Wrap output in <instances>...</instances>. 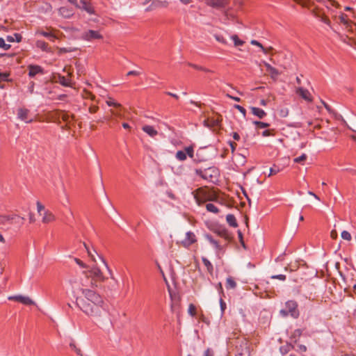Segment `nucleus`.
I'll return each instance as SVG.
<instances>
[{
	"instance_id": "1",
	"label": "nucleus",
	"mask_w": 356,
	"mask_h": 356,
	"mask_svg": "<svg viewBox=\"0 0 356 356\" xmlns=\"http://www.w3.org/2000/svg\"><path fill=\"white\" fill-rule=\"evenodd\" d=\"M83 297L76 298V305L102 329L111 325L108 309L104 298L93 289L81 288Z\"/></svg>"
},
{
	"instance_id": "2",
	"label": "nucleus",
	"mask_w": 356,
	"mask_h": 356,
	"mask_svg": "<svg viewBox=\"0 0 356 356\" xmlns=\"http://www.w3.org/2000/svg\"><path fill=\"white\" fill-rule=\"evenodd\" d=\"M83 274L86 276L87 280L82 282V288L90 286L91 289L94 290L95 288L101 287L102 283L106 280L101 270L96 266L91 268L90 270H84Z\"/></svg>"
},
{
	"instance_id": "3",
	"label": "nucleus",
	"mask_w": 356,
	"mask_h": 356,
	"mask_svg": "<svg viewBox=\"0 0 356 356\" xmlns=\"http://www.w3.org/2000/svg\"><path fill=\"white\" fill-rule=\"evenodd\" d=\"M298 304L294 300H289L286 302V309H282L280 311L283 316L290 314L293 318H298L299 316V312L297 309Z\"/></svg>"
},
{
	"instance_id": "4",
	"label": "nucleus",
	"mask_w": 356,
	"mask_h": 356,
	"mask_svg": "<svg viewBox=\"0 0 356 356\" xmlns=\"http://www.w3.org/2000/svg\"><path fill=\"white\" fill-rule=\"evenodd\" d=\"M236 356H250L248 343L245 339L237 341L235 347Z\"/></svg>"
},
{
	"instance_id": "5",
	"label": "nucleus",
	"mask_w": 356,
	"mask_h": 356,
	"mask_svg": "<svg viewBox=\"0 0 356 356\" xmlns=\"http://www.w3.org/2000/svg\"><path fill=\"white\" fill-rule=\"evenodd\" d=\"M187 155L191 158L193 157L194 149L192 146L185 147L184 151H177L175 154V157L177 160L180 161H184L186 159Z\"/></svg>"
},
{
	"instance_id": "6",
	"label": "nucleus",
	"mask_w": 356,
	"mask_h": 356,
	"mask_svg": "<svg viewBox=\"0 0 356 356\" xmlns=\"http://www.w3.org/2000/svg\"><path fill=\"white\" fill-rule=\"evenodd\" d=\"M195 173L202 178L212 181L213 173L217 174V170L215 168H209L208 169H196Z\"/></svg>"
},
{
	"instance_id": "7",
	"label": "nucleus",
	"mask_w": 356,
	"mask_h": 356,
	"mask_svg": "<svg viewBox=\"0 0 356 356\" xmlns=\"http://www.w3.org/2000/svg\"><path fill=\"white\" fill-rule=\"evenodd\" d=\"M53 80L56 83H59L63 86L65 87H73L74 83H72L70 78H66L65 76L60 74H56L53 75Z\"/></svg>"
},
{
	"instance_id": "8",
	"label": "nucleus",
	"mask_w": 356,
	"mask_h": 356,
	"mask_svg": "<svg viewBox=\"0 0 356 356\" xmlns=\"http://www.w3.org/2000/svg\"><path fill=\"white\" fill-rule=\"evenodd\" d=\"M83 38L88 42H99V40L102 39V35L98 32L92 30H90L84 34Z\"/></svg>"
},
{
	"instance_id": "9",
	"label": "nucleus",
	"mask_w": 356,
	"mask_h": 356,
	"mask_svg": "<svg viewBox=\"0 0 356 356\" xmlns=\"http://www.w3.org/2000/svg\"><path fill=\"white\" fill-rule=\"evenodd\" d=\"M197 241L196 236L195 234L191 231L187 232L186 233V237L184 240H182L180 243L184 247V248H188L192 244L195 243Z\"/></svg>"
},
{
	"instance_id": "10",
	"label": "nucleus",
	"mask_w": 356,
	"mask_h": 356,
	"mask_svg": "<svg viewBox=\"0 0 356 356\" xmlns=\"http://www.w3.org/2000/svg\"><path fill=\"white\" fill-rule=\"evenodd\" d=\"M10 300H16L26 305H33L34 302L28 296H14L8 297Z\"/></svg>"
},
{
	"instance_id": "11",
	"label": "nucleus",
	"mask_w": 356,
	"mask_h": 356,
	"mask_svg": "<svg viewBox=\"0 0 356 356\" xmlns=\"http://www.w3.org/2000/svg\"><path fill=\"white\" fill-rule=\"evenodd\" d=\"M29 111L26 108H19L17 111L18 118L25 122H31L33 119L29 117Z\"/></svg>"
},
{
	"instance_id": "12",
	"label": "nucleus",
	"mask_w": 356,
	"mask_h": 356,
	"mask_svg": "<svg viewBox=\"0 0 356 356\" xmlns=\"http://www.w3.org/2000/svg\"><path fill=\"white\" fill-rule=\"evenodd\" d=\"M80 3L81 8H79V9L85 10L90 15L95 14V8L90 3V0H80Z\"/></svg>"
},
{
	"instance_id": "13",
	"label": "nucleus",
	"mask_w": 356,
	"mask_h": 356,
	"mask_svg": "<svg viewBox=\"0 0 356 356\" xmlns=\"http://www.w3.org/2000/svg\"><path fill=\"white\" fill-rule=\"evenodd\" d=\"M312 13L314 14V15L316 17L318 18L321 22H323V23H325V24H327V26L331 27V22H330V19H328V17L327 16H325L323 13H322L321 12V10L318 8H315L312 10Z\"/></svg>"
},
{
	"instance_id": "14",
	"label": "nucleus",
	"mask_w": 356,
	"mask_h": 356,
	"mask_svg": "<svg viewBox=\"0 0 356 356\" xmlns=\"http://www.w3.org/2000/svg\"><path fill=\"white\" fill-rule=\"evenodd\" d=\"M29 69V76L30 77H34L35 75L38 74H44V70L42 67L37 65H29L28 66Z\"/></svg>"
},
{
	"instance_id": "15",
	"label": "nucleus",
	"mask_w": 356,
	"mask_h": 356,
	"mask_svg": "<svg viewBox=\"0 0 356 356\" xmlns=\"http://www.w3.org/2000/svg\"><path fill=\"white\" fill-rule=\"evenodd\" d=\"M149 2H151V5L148 8H146L147 10H153L158 7L166 6L165 2H162L159 0H145V1L143 3V4L145 5Z\"/></svg>"
},
{
	"instance_id": "16",
	"label": "nucleus",
	"mask_w": 356,
	"mask_h": 356,
	"mask_svg": "<svg viewBox=\"0 0 356 356\" xmlns=\"http://www.w3.org/2000/svg\"><path fill=\"white\" fill-rule=\"evenodd\" d=\"M296 93L305 100L312 102L311 94L307 89L301 87L298 88L296 89Z\"/></svg>"
},
{
	"instance_id": "17",
	"label": "nucleus",
	"mask_w": 356,
	"mask_h": 356,
	"mask_svg": "<svg viewBox=\"0 0 356 356\" xmlns=\"http://www.w3.org/2000/svg\"><path fill=\"white\" fill-rule=\"evenodd\" d=\"M41 216L42 221L44 223H49L50 222L55 220L54 215L49 210H45L44 212H42V216Z\"/></svg>"
},
{
	"instance_id": "18",
	"label": "nucleus",
	"mask_w": 356,
	"mask_h": 356,
	"mask_svg": "<svg viewBox=\"0 0 356 356\" xmlns=\"http://www.w3.org/2000/svg\"><path fill=\"white\" fill-rule=\"evenodd\" d=\"M142 130L152 138L155 137L158 134V131L154 128V127L150 125H144L142 127Z\"/></svg>"
},
{
	"instance_id": "19",
	"label": "nucleus",
	"mask_w": 356,
	"mask_h": 356,
	"mask_svg": "<svg viewBox=\"0 0 356 356\" xmlns=\"http://www.w3.org/2000/svg\"><path fill=\"white\" fill-rule=\"evenodd\" d=\"M250 110L252 113L258 117L259 119H263L266 115V113L261 108L257 107H251Z\"/></svg>"
},
{
	"instance_id": "20",
	"label": "nucleus",
	"mask_w": 356,
	"mask_h": 356,
	"mask_svg": "<svg viewBox=\"0 0 356 356\" xmlns=\"http://www.w3.org/2000/svg\"><path fill=\"white\" fill-rule=\"evenodd\" d=\"M6 41L8 42H22V35L19 33L7 35Z\"/></svg>"
},
{
	"instance_id": "21",
	"label": "nucleus",
	"mask_w": 356,
	"mask_h": 356,
	"mask_svg": "<svg viewBox=\"0 0 356 356\" xmlns=\"http://www.w3.org/2000/svg\"><path fill=\"white\" fill-rule=\"evenodd\" d=\"M58 12L61 16L65 18H70L71 16L73 15L72 11L67 7H61L59 9Z\"/></svg>"
},
{
	"instance_id": "22",
	"label": "nucleus",
	"mask_w": 356,
	"mask_h": 356,
	"mask_svg": "<svg viewBox=\"0 0 356 356\" xmlns=\"http://www.w3.org/2000/svg\"><path fill=\"white\" fill-rule=\"evenodd\" d=\"M57 117L58 119H61L62 120H63L64 122H65L67 123L70 122V119L72 118L68 113H67L63 111L58 112Z\"/></svg>"
},
{
	"instance_id": "23",
	"label": "nucleus",
	"mask_w": 356,
	"mask_h": 356,
	"mask_svg": "<svg viewBox=\"0 0 356 356\" xmlns=\"http://www.w3.org/2000/svg\"><path fill=\"white\" fill-rule=\"evenodd\" d=\"M227 222L233 227H236L238 226V223L236 222V219L233 214H228L226 216Z\"/></svg>"
},
{
	"instance_id": "24",
	"label": "nucleus",
	"mask_w": 356,
	"mask_h": 356,
	"mask_svg": "<svg viewBox=\"0 0 356 356\" xmlns=\"http://www.w3.org/2000/svg\"><path fill=\"white\" fill-rule=\"evenodd\" d=\"M207 3L211 6H222L225 3L226 0H207Z\"/></svg>"
},
{
	"instance_id": "25",
	"label": "nucleus",
	"mask_w": 356,
	"mask_h": 356,
	"mask_svg": "<svg viewBox=\"0 0 356 356\" xmlns=\"http://www.w3.org/2000/svg\"><path fill=\"white\" fill-rule=\"evenodd\" d=\"M225 286L227 289H235L236 286V283L232 277H229L226 280Z\"/></svg>"
},
{
	"instance_id": "26",
	"label": "nucleus",
	"mask_w": 356,
	"mask_h": 356,
	"mask_svg": "<svg viewBox=\"0 0 356 356\" xmlns=\"http://www.w3.org/2000/svg\"><path fill=\"white\" fill-rule=\"evenodd\" d=\"M38 34L44 35L45 37L48 38L49 39V41L51 42H55L54 40L56 39V36L54 35H53L51 32L41 31L38 32Z\"/></svg>"
},
{
	"instance_id": "27",
	"label": "nucleus",
	"mask_w": 356,
	"mask_h": 356,
	"mask_svg": "<svg viewBox=\"0 0 356 356\" xmlns=\"http://www.w3.org/2000/svg\"><path fill=\"white\" fill-rule=\"evenodd\" d=\"M205 238L209 241L211 244H212L216 249H220V246L218 242L213 238V237L209 234H206Z\"/></svg>"
},
{
	"instance_id": "28",
	"label": "nucleus",
	"mask_w": 356,
	"mask_h": 356,
	"mask_svg": "<svg viewBox=\"0 0 356 356\" xmlns=\"http://www.w3.org/2000/svg\"><path fill=\"white\" fill-rule=\"evenodd\" d=\"M206 209L208 211L213 213H218L219 212V210L217 208V207L212 203L207 204Z\"/></svg>"
},
{
	"instance_id": "29",
	"label": "nucleus",
	"mask_w": 356,
	"mask_h": 356,
	"mask_svg": "<svg viewBox=\"0 0 356 356\" xmlns=\"http://www.w3.org/2000/svg\"><path fill=\"white\" fill-rule=\"evenodd\" d=\"M266 67L268 72L271 75L273 78H275L277 76L279 73L275 68L271 67L270 65H266Z\"/></svg>"
},
{
	"instance_id": "30",
	"label": "nucleus",
	"mask_w": 356,
	"mask_h": 356,
	"mask_svg": "<svg viewBox=\"0 0 356 356\" xmlns=\"http://www.w3.org/2000/svg\"><path fill=\"white\" fill-rule=\"evenodd\" d=\"M202 262L204 264V266L207 267V270L210 273H212L213 270V265L211 264V263L207 258H204V257L202 258Z\"/></svg>"
},
{
	"instance_id": "31",
	"label": "nucleus",
	"mask_w": 356,
	"mask_h": 356,
	"mask_svg": "<svg viewBox=\"0 0 356 356\" xmlns=\"http://www.w3.org/2000/svg\"><path fill=\"white\" fill-rule=\"evenodd\" d=\"M14 218L13 216H0V225H4L10 220H13Z\"/></svg>"
},
{
	"instance_id": "32",
	"label": "nucleus",
	"mask_w": 356,
	"mask_h": 356,
	"mask_svg": "<svg viewBox=\"0 0 356 356\" xmlns=\"http://www.w3.org/2000/svg\"><path fill=\"white\" fill-rule=\"evenodd\" d=\"M317 1L320 3H323L327 9L330 10L329 6L327 4V2H330L331 6L338 7L339 5L337 2L333 0H316Z\"/></svg>"
},
{
	"instance_id": "33",
	"label": "nucleus",
	"mask_w": 356,
	"mask_h": 356,
	"mask_svg": "<svg viewBox=\"0 0 356 356\" xmlns=\"http://www.w3.org/2000/svg\"><path fill=\"white\" fill-rule=\"evenodd\" d=\"M298 4L303 7L309 8L313 5L310 0H295Z\"/></svg>"
},
{
	"instance_id": "34",
	"label": "nucleus",
	"mask_w": 356,
	"mask_h": 356,
	"mask_svg": "<svg viewBox=\"0 0 356 356\" xmlns=\"http://www.w3.org/2000/svg\"><path fill=\"white\" fill-rule=\"evenodd\" d=\"M307 156L305 154H302L301 156L296 157L293 159L295 163L303 164L306 161Z\"/></svg>"
},
{
	"instance_id": "35",
	"label": "nucleus",
	"mask_w": 356,
	"mask_h": 356,
	"mask_svg": "<svg viewBox=\"0 0 356 356\" xmlns=\"http://www.w3.org/2000/svg\"><path fill=\"white\" fill-rule=\"evenodd\" d=\"M229 39L230 40H232L234 42V44H235V45L243 44L244 43L243 41L239 40V38H238V36L236 35H234L232 36H229Z\"/></svg>"
},
{
	"instance_id": "36",
	"label": "nucleus",
	"mask_w": 356,
	"mask_h": 356,
	"mask_svg": "<svg viewBox=\"0 0 356 356\" xmlns=\"http://www.w3.org/2000/svg\"><path fill=\"white\" fill-rule=\"evenodd\" d=\"M253 124L257 126V128L264 129L267 128L270 126L268 123L261 122V121H254Z\"/></svg>"
},
{
	"instance_id": "37",
	"label": "nucleus",
	"mask_w": 356,
	"mask_h": 356,
	"mask_svg": "<svg viewBox=\"0 0 356 356\" xmlns=\"http://www.w3.org/2000/svg\"><path fill=\"white\" fill-rule=\"evenodd\" d=\"M339 20L341 23H342L343 24H344L346 26L348 27V24H349V22L347 19V15H345V14H341L339 17Z\"/></svg>"
},
{
	"instance_id": "38",
	"label": "nucleus",
	"mask_w": 356,
	"mask_h": 356,
	"mask_svg": "<svg viewBox=\"0 0 356 356\" xmlns=\"http://www.w3.org/2000/svg\"><path fill=\"white\" fill-rule=\"evenodd\" d=\"M74 50H76L75 48H71V47H69V48H66V47L58 48V53L59 54H62L67 53V52H71V51H73Z\"/></svg>"
},
{
	"instance_id": "39",
	"label": "nucleus",
	"mask_w": 356,
	"mask_h": 356,
	"mask_svg": "<svg viewBox=\"0 0 356 356\" xmlns=\"http://www.w3.org/2000/svg\"><path fill=\"white\" fill-rule=\"evenodd\" d=\"M10 74L7 72H0V83L1 81H10L8 79Z\"/></svg>"
},
{
	"instance_id": "40",
	"label": "nucleus",
	"mask_w": 356,
	"mask_h": 356,
	"mask_svg": "<svg viewBox=\"0 0 356 356\" xmlns=\"http://www.w3.org/2000/svg\"><path fill=\"white\" fill-rule=\"evenodd\" d=\"M37 211L40 216H42V212H44L46 209H44V207L40 202H37Z\"/></svg>"
},
{
	"instance_id": "41",
	"label": "nucleus",
	"mask_w": 356,
	"mask_h": 356,
	"mask_svg": "<svg viewBox=\"0 0 356 356\" xmlns=\"http://www.w3.org/2000/svg\"><path fill=\"white\" fill-rule=\"evenodd\" d=\"M106 104L108 106H115V107H120L121 105L114 101V99L109 98L106 101Z\"/></svg>"
},
{
	"instance_id": "42",
	"label": "nucleus",
	"mask_w": 356,
	"mask_h": 356,
	"mask_svg": "<svg viewBox=\"0 0 356 356\" xmlns=\"http://www.w3.org/2000/svg\"><path fill=\"white\" fill-rule=\"evenodd\" d=\"M279 115L281 118H286L289 115V109L287 108H282L279 111Z\"/></svg>"
},
{
	"instance_id": "43",
	"label": "nucleus",
	"mask_w": 356,
	"mask_h": 356,
	"mask_svg": "<svg viewBox=\"0 0 356 356\" xmlns=\"http://www.w3.org/2000/svg\"><path fill=\"white\" fill-rule=\"evenodd\" d=\"M84 246H85V248L87 250V252L88 254V256L90 257V259L94 261V262H96V259H95V254L93 252H92V251L89 249L88 246L84 243Z\"/></svg>"
},
{
	"instance_id": "44",
	"label": "nucleus",
	"mask_w": 356,
	"mask_h": 356,
	"mask_svg": "<svg viewBox=\"0 0 356 356\" xmlns=\"http://www.w3.org/2000/svg\"><path fill=\"white\" fill-rule=\"evenodd\" d=\"M341 238L344 240L350 241L352 237L348 231H343L341 232Z\"/></svg>"
},
{
	"instance_id": "45",
	"label": "nucleus",
	"mask_w": 356,
	"mask_h": 356,
	"mask_svg": "<svg viewBox=\"0 0 356 356\" xmlns=\"http://www.w3.org/2000/svg\"><path fill=\"white\" fill-rule=\"evenodd\" d=\"M273 132H274L273 129H267V130L264 131L262 132L261 135L264 137L272 136L275 135Z\"/></svg>"
},
{
	"instance_id": "46",
	"label": "nucleus",
	"mask_w": 356,
	"mask_h": 356,
	"mask_svg": "<svg viewBox=\"0 0 356 356\" xmlns=\"http://www.w3.org/2000/svg\"><path fill=\"white\" fill-rule=\"evenodd\" d=\"M70 346L72 349H73L76 353L79 355H81V350L80 348H77L74 342H71L70 343Z\"/></svg>"
},
{
	"instance_id": "47",
	"label": "nucleus",
	"mask_w": 356,
	"mask_h": 356,
	"mask_svg": "<svg viewBox=\"0 0 356 356\" xmlns=\"http://www.w3.org/2000/svg\"><path fill=\"white\" fill-rule=\"evenodd\" d=\"M188 314L192 316H194L195 315V313H196V308L193 305V304H191L188 307Z\"/></svg>"
},
{
	"instance_id": "48",
	"label": "nucleus",
	"mask_w": 356,
	"mask_h": 356,
	"mask_svg": "<svg viewBox=\"0 0 356 356\" xmlns=\"http://www.w3.org/2000/svg\"><path fill=\"white\" fill-rule=\"evenodd\" d=\"M234 108H236L237 110H238V111L241 112L244 117L245 116L246 110L243 106L236 104V105H234Z\"/></svg>"
},
{
	"instance_id": "49",
	"label": "nucleus",
	"mask_w": 356,
	"mask_h": 356,
	"mask_svg": "<svg viewBox=\"0 0 356 356\" xmlns=\"http://www.w3.org/2000/svg\"><path fill=\"white\" fill-rule=\"evenodd\" d=\"M13 216L15 217V218L13 220H15V223H17V224H19V225H22L23 224L24 220V218L19 217V216Z\"/></svg>"
},
{
	"instance_id": "50",
	"label": "nucleus",
	"mask_w": 356,
	"mask_h": 356,
	"mask_svg": "<svg viewBox=\"0 0 356 356\" xmlns=\"http://www.w3.org/2000/svg\"><path fill=\"white\" fill-rule=\"evenodd\" d=\"M74 260L76 262V264H77L81 268H87L86 264H85L81 259H79L78 258H74Z\"/></svg>"
},
{
	"instance_id": "51",
	"label": "nucleus",
	"mask_w": 356,
	"mask_h": 356,
	"mask_svg": "<svg viewBox=\"0 0 356 356\" xmlns=\"http://www.w3.org/2000/svg\"><path fill=\"white\" fill-rule=\"evenodd\" d=\"M216 41L220 43H227L228 41L226 38L220 35L216 36Z\"/></svg>"
},
{
	"instance_id": "52",
	"label": "nucleus",
	"mask_w": 356,
	"mask_h": 356,
	"mask_svg": "<svg viewBox=\"0 0 356 356\" xmlns=\"http://www.w3.org/2000/svg\"><path fill=\"white\" fill-rule=\"evenodd\" d=\"M188 65L196 70H202V71H205V72H207L208 70L201 66H199V65H195V64H193V63H188Z\"/></svg>"
},
{
	"instance_id": "53",
	"label": "nucleus",
	"mask_w": 356,
	"mask_h": 356,
	"mask_svg": "<svg viewBox=\"0 0 356 356\" xmlns=\"http://www.w3.org/2000/svg\"><path fill=\"white\" fill-rule=\"evenodd\" d=\"M289 348V346H282L280 347V350L282 355H284L288 353Z\"/></svg>"
},
{
	"instance_id": "54",
	"label": "nucleus",
	"mask_w": 356,
	"mask_h": 356,
	"mask_svg": "<svg viewBox=\"0 0 356 356\" xmlns=\"http://www.w3.org/2000/svg\"><path fill=\"white\" fill-rule=\"evenodd\" d=\"M272 279H277V280H282V281H284L286 280V275H273L271 277Z\"/></svg>"
},
{
	"instance_id": "55",
	"label": "nucleus",
	"mask_w": 356,
	"mask_h": 356,
	"mask_svg": "<svg viewBox=\"0 0 356 356\" xmlns=\"http://www.w3.org/2000/svg\"><path fill=\"white\" fill-rule=\"evenodd\" d=\"M269 174L268 175V177H270L271 175H276L277 173L279 172L280 170L277 168V169H275V168H270L269 170Z\"/></svg>"
},
{
	"instance_id": "56",
	"label": "nucleus",
	"mask_w": 356,
	"mask_h": 356,
	"mask_svg": "<svg viewBox=\"0 0 356 356\" xmlns=\"http://www.w3.org/2000/svg\"><path fill=\"white\" fill-rule=\"evenodd\" d=\"M302 334V331L300 329L295 330L293 334L294 338L299 337Z\"/></svg>"
},
{
	"instance_id": "57",
	"label": "nucleus",
	"mask_w": 356,
	"mask_h": 356,
	"mask_svg": "<svg viewBox=\"0 0 356 356\" xmlns=\"http://www.w3.org/2000/svg\"><path fill=\"white\" fill-rule=\"evenodd\" d=\"M141 73L139 71H136V70H132V71H129L128 73H127V76H131V75H134V76H138L140 75Z\"/></svg>"
},
{
	"instance_id": "58",
	"label": "nucleus",
	"mask_w": 356,
	"mask_h": 356,
	"mask_svg": "<svg viewBox=\"0 0 356 356\" xmlns=\"http://www.w3.org/2000/svg\"><path fill=\"white\" fill-rule=\"evenodd\" d=\"M217 234L220 236H225L227 235V232L225 229H219L217 232Z\"/></svg>"
},
{
	"instance_id": "59",
	"label": "nucleus",
	"mask_w": 356,
	"mask_h": 356,
	"mask_svg": "<svg viewBox=\"0 0 356 356\" xmlns=\"http://www.w3.org/2000/svg\"><path fill=\"white\" fill-rule=\"evenodd\" d=\"M68 211H69V216L70 217H66V220L67 221H70L71 218H74V213H73V211H72V209L70 208L68 209Z\"/></svg>"
},
{
	"instance_id": "60",
	"label": "nucleus",
	"mask_w": 356,
	"mask_h": 356,
	"mask_svg": "<svg viewBox=\"0 0 356 356\" xmlns=\"http://www.w3.org/2000/svg\"><path fill=\"white\" fill-rule=\"evenodd\" d=\"M204 356H213V352L210 348H208L205 350Z\"/></svg>"
},
{
	"instance_id": "61",
	"label": "nucleus",
	"mask_w": 356,
	"mask_h": 356,
	"mask_svg": "<svg viewBox=\"0 0 356 356\" xmlns=\"http://www.w3.org/2000/svg\"><path fill=\"white\" fill-rule=\"evenodd\" d=\"M229 143L232 152H234L236 148V145H237L236 143L234 142H232V141H230Z\"/></svg>"
},
{
	"instance_id": "62",
	"label": "nucleus",
	"mask_w": 356,
	"mask_h": 356,
	"mask_svg": "<svg viewBox=\"0 0 356 356\" xmlns=\"http://www.w3.org/2000/svg\"><path fill=\"white\" fill-rule=\"evenodd\" d=\"M337 236H338V234H337V232L336 230L334 229V230L331 231L330 236H331L332 238L336 239L337 238Z\"/></svg>"
},
{
	"instance_id": "63",
	"label": "nucleus",
	"mask_w": 356,
	"mask_h": 356,
	"mask_svg": "<svg viewBox=\"0 0 356 356\" xmlns=\"http://www.w3.org/2000/svg\"><path fill=\"white\" fill-rule=\"evenodd\" d=\"M68 1L73 4L76 8H81L80 4H79L77 2V0H68Z\"/></svg>"
},
{
	"instance_id": "64",
	"label": "nucleus",
	"mask_w": 356,
	"mask_h": 356,
	"mask_svg": "<svg viewBox=\"0 0 356 356\" xmlns=\"http://www.w3.org/2000/svg\"><path fill=\"white\" fill-rule=\"evenodd\" d=\"M232 137H233V138H234V140H240V138H241V137H240L239 134H238V133H236V132H234V133L232 134Z\"/></svg>"
}]
</instances>
